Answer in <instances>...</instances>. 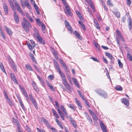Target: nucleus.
<instances>
[{
  "label": "nucleus",
  "instance_id": "f257e3e1",
  "mask_svg": "<svg viewBox=\"0 0 132 132\" xmlns=\"http://www.w3.org/2000/svg\"><path fill=\"white\" fill-rule=\"evenodd\" d=\"M21 25L26 32L27 33H28L29 32L28 28H31V26L30 23L25 18H24L23 19V21L22 22Z\"/></svg>",
  "mask_w": 132,
  "mask_h": 132
},
{
  "label": "nucleus",
  "instance_id": "f03ea898",
  "mask_svg": "<svg viewBox=\"0 0 132 132\" xmlns=\"http://www.w3.org/2000/svg\"><path fill=\"white\" fill-rule=\"evenodd\" d=\"M97 92L99 95L103 97L104 98H107L108 97L107 93L106 92L102 89H99L97 90Z\"/></svg>",
  "mask_w": 132,
  "mask_h": 132
},
{
  "label": "nucleus",
  "instance_id": "7ed1b4c3",
  "mask_svg": "<svg viewBox=\"0 0 132 132\" xmlns=\"http://www.w3.org/2000/svg\"><path fill=\"white\" fill-rule=\"evenodd\" d=\"M65 12L67 16L72 15L71 12L70 10V7L68 5H66L65 6Z\"/></svg>",
  "mask_w": 132,
  "mask_h": 132
},
{
  "label": "nucleus",
  "instance_id": "20e7f679",
  "mask_svg": "<svg viewBox=\"0 0 132 132\" xmlns=\"http://www.w3.org/2000/svg\"><path fill=\"white\" fill-rule=\"evenodd\" d=\"M19 87L22 92V94L26 97L28 98V96L27 92L24 88L20 85H19Z\"/></svg>",
  "mask_w": 132,
  "mask_h": 132
},
{
  "label": "nucleus",
  "instance_id": "39448f33",
  "mask_svg": "<svg viewBox=\"0 0 132 132\" xmlns=\"http://www.w3.org/2000/svg\"><path fill=\"white\" fill-rule=\"evenodd\" d=\"M34 35L37 38L38 40L40 43L43 44H44L45 42L44 40L40 37L38 34L37 33L36 34H34Z\"/></svg>",
  "mask_w": 132,
  "mask_h": 132
},
{
  "label": "nucleus",
  "instance_id": "423d86ee",
  "mask_svg": "<svg viewBox=\"0 0 132 132\" xmlns=\"http://www.w3.org/2000/svg\"><path fill=\"white\" fill-rule=\"evenodd\" d=\"M116 33L118 37L123 42H125V40L122 36V33L120 32L119 30H116Z\"/></svg>",
  "mask_w": 132,
  "mask_h": 132
},
{
  "label": "nucleus",
  "instance_id": "0eeeda50",
  "mask_svg": "<svg viewBox=\"0 0 132 132\" xmlns=\"http://www.w3.org/2000/svg\"><path fill=\"white\" fill-rule=\"evenodd\" d=\"M14 4L15 6L17 8L18 11L22 14L23 15L24 13L22 11V10L21 8L20 7L18 3L16 2Z\"/></svg>",
  "mask_w": 132,
  "mask_h": 132
},
{
  "label": "nucleus",
  "instance_id": "6e6552de",
  "mask_svg": "<svg viewBox=\"0 0 132 132\" xmlns=\"http://www.w3.org/2000/svg\"><path fill=\"white\" fill-rule=\"evenodd\" d=\"M51 51L55 58L57 60L58 59L59 57L57 54V51L55 50L54 48H51Z\"/></svg>",
  "mask_w": 132,
  "mask_h": 132
},
{
  "label": "nucleus",
  "instance_id": "1a4fd4ad",
  "mask_svg": "<svg viewBox=\"0 0 132 132\" xmlns=\"http://www.w3.org/2000/svg\"><path fill=\"white\" fill-rule=\"evenodd\" d=\"M59 72L63 80L64 81V82H67L66 78L64 74L62 72L61 70Z\"/></svg>",
  "mask_w": 132,
  "mask_h": 132
},
{
  "label": "nucleus",
  "instance_id": "9d476101",
  "mask_svg": "<svg viewBox=\"0 0 132 132\" xmlns=\"http://www.w3.org/2000/svg\"><path fill=\"white\" fill-rule=\"evenodd\" d=\"M100 125L103 132H107L105 126L101 121H100Z\"/></svg>",
  "mask_w": 132,
  "mask_h": 132
},
{
  "label": "nucleus",
  "instance_id": "9b49d317",
  "mask_svg": "<svg viewBox=\"0 0 132 132\" xmlns=\"http://www.w3.org/2000/svg\"><path fill=\"white\" fill-rule=\"evenodd\" d=\"M14 19L16 23H18L19 22V19L18 15L16 14V13L14 12Z\"/></svg>",
  "mask_w": 132,
  "mask_h": 132
},
{
  "label": "nucleus",
  "instance_id": "f8f14e48",
  "mask_svg": "<svg viewBox=\"0 0 132 132\" xmlns=\"http://www.w3.org/2000/svg\"><path fill=\"white\" fill-rule=\"evenodd\" d=\"M69 118L70 121L71 122L72 124V125L73 126L75 127H77V124L75 122V121L72 118L71 116H70Z\"/></svg>",
  "mask_w": 132,
  "mask_h": 132
},
{
  "label": "nucleus",
  "instance_id": "ddd939ff",
  "mask_svg": "<svg viewBox=\"0 0 132 132\" xmlns=\"http://www.w3.org/2000/svg\"><path fill=\"white\" fill-rule=\"evenodd\" d=\"M3 7L5 13L6 14L8 13L9 12L8 8L6 3L3 4Z\"/></svg>",
  "mask_w": 132,
  "mask_h": 132
},
{
  "label": "nucleus",
  "instance_id": "4468645a",
  "mask_svg": "<svg viewBox=\"0 0 132 132\" xmlns=\"http://www.w3.org/2000/svg\"><path fill=\"white\" fill-rule=\"evenodd\" d=\"M18 99V100L19 101V103L20 104V105L22 108V109H23V110H24L25 109V107L24 106V105L23 104L22 101L21 100V99L20 97H17Z\"/></svg>",
  "mask_w": 132,
  "mask_h": 132
},
{
  "label": "nucleus",
  "instance_id": "2eb2a0df",
  "mask_svg": "<svg viewBox=\"0 0 132 132\" xmlns=\"http://www.w3.org/2000/svg\"><path fill=\"white\" fill-rule=\"evenodd\" d=\"M85 114L86 117L87 119L89 121L90 123H92L93 122L92 121V120L91 119V117H90V116L88 115V114H87V113L86 112H85L84 113Z\"/></svg>",
  "mask_w": 132,
  "mask_h": 132
},
{
  "label": "nucleus",
  "instance_id": "dca6fc26",
  "mask_svg": "<svg viewBox=\"0 0 132 132\" xmlns=\"http://www.w3.org/2000/svg\"><path fill=\"white\" fill-rule=\"evenodd\" d=\"M122 103H124L127 106H128L129 105V102L125 98H123L122 99Z\"/></svg>",
  "mask_w": 132,
  "mask_h": 132
},
{
  "label": "nucleus",
  "instance_id": "f3484780",
  "mask_svg": "<svg viewBox=\"0 0 132 132\" xmlns=\"http://www.w3.org/2000/svg\"><path fill=\"white\" fill-rule=\"evenodd\" d=\"M13 120L15 124L17 125V128H19V127H20V125L19 122L16 119L14 118H13Z\"/></svg>",
  "mask_w": 132,
  "mask_h": 132
},
{
  "label": "nucleus",
  "instance_id": "a211bd4d",
  "mask_svg": "<svg viewBox=\"0 0 132 132\" xmlns=\"http://www.w3.org/2000/svg\"><path fill=\"white\" fill-rule=\"evenodd\" d=\"M51 110L52 111L53 114L55 117L57 118H59V116L57 114L56 111L53 109H52Z\"/></svg>",
  "mask_w": 132,
  "mask_h": 132
},
{
  "label": "nucleus",
  "instance_id": "6ab92c4d",
  "mask_svg": "<svg viewBox=\"0 0 132 132\" xmlns=\"http://www.w3.org/2000/svg\"><path fill=\"white\" fill-rule=\"evenodd\" d=\"M75 35L76 37L80 40H81L82 38L80 35L79 33L77 31H75Z\"/></svg>",
  "mask_w": 132,
  "mask_h": 132
},
{
  "label": "nucleus",
  "instance_id": "aec40b11",
  "mask_svg": "<svg viewBox=\"0 0 132 132\" xmlns=\"http://www.w3.org/2000/svg\"><path fill=\"white\" fill-rule=\"evenodd\" d=\"M4 28L5 29L6 31L10 35H12V33L11 30L7 27L5 26Z\"/></svg>",
  "mask_w": 132,
  "mask_h": 132
},
{
  "label": "nucleus",
  "instance_id": "412c9836",
  "mask_svg": "<svg viewBox=\"0 0 132 132\" xmlns=\"http://www.w3.org/2000/svg\"><path fill=\"white\" fill-rule=\"evenodd\" d=\"M61 110H62L63 113H65V115L66 116V117H68L67 112L66 111L65 109L64 108V106L63 105H61Z\"/></svg>",
  "mask_w": 132,
  "mask_h": 132
},
{
  "label": "nucleus",
  "instance_id": "4be33fe9",
  "mask_svg": "<svg viewBox=\"0 0 132 132\" xmlns=\"http://www.w3.org/2000/svg\"><path fill=\"white\" fill-rule=\"evenodd\" d=\"M25 67L26 68L30 71H34V70L29 64H25Z\"/></svg>",
  "mask_w": 132,
  "mask_h": 132
},
{
  "label": "nucleus",
  "instance_id": "5701e85b",
  "mask_svg": "<svg viewBox=\"0 0 132 132\" xmlns=\"http://www.w3.org/2000/svg\"><path fill=\"white\" fill-rule=\"evenodd\" d=\"M76 102L78 105L79 108L80 109H81L82 108V106H81V104L80 103L79 101L76 98H75Z\"/></svg>",
  "mask_w": 132,
  "mask_h": 132
},
{
  "label": "nucleus",
  "instance_id": "b1692460",
  "mask_svg": "<svg viewBox=\"0 0 132 132\" xmlns=\"http://www.w3.org/2000/svg\"><path fill=\"white\" fill-rule=\"evenodd\" d=\"M79 24L80 25V27L84 31L85 30V26L83 23L81 21H78Z\"/></svg>",
  "mask_w": 132,
  "mask_h": 132
},
{
  "label": "nucleus",
  "instance_id": "393cba45",
  "mask_svg": "<svg viewBox=\"0 0 132 132\" xmlns=\"http://www.w3.org/2000/svg\"><path fill=\"white\" fill-rule=\"evenodd\" d=\"M42 119L43 121L46 124V126L48 127H50V125L48 123V121L47 120L43 118H42Z\"/></svg>",
  "mask_w": 132,
  "mask_h": 132
},
{
  "label": "nucleus",
  "instance_id": "a878e982",
  "mask_svg": "<svg viewBox=\"0 0 132 132\" xmlns=\"http://www.w3.org/2000/svg\"><path fill=\"white\" fill-rule=\"evenodd\" d=\"M63 84L68 90L70 91L71 90V88L68 83H63Z\"/></svg>",
  "mask_w": 132,
  "mask_h": 132
},
{
  "label": "nucleus",
  "instance_id": "bb28decb",
  "mask_svg": "<svg viewBox=\"0 0 132 132\" xmlns=\"http://www.w3.org/2000/svg\"><path fill=\"white\" fill-rule=\"evenodd\" d=\"M32 85L35 90L36 92H38L39 91V89L37 87L36 83H33Z\"/></svg>",
  "mask_w": 132,
  "mask_h": 132
},
{
  "label": "nucleus",
  "instance_id": "cd10ccee",
  "mask_svg": "<svg viewBox=\"0 0 132 132\" xmlns=\"http://www.w3.org/2000/svg\"><path fill=\"white\" fill-rule=\"evenodd\" d=\"M10 75L12 79L13 80L14 82H15L17 80L14 75L13 73H11L10 74Z\"/></svg>",
  "mask_w": 132,
  "mask_h": 132
},
{
  "label": "nucleus",
  "instance_id": "c85d7f7f",
  "mask_svg": "<svg viewBox=\"0 0 132 132\" xmlns=\"http://www.w3.org/2000/svg\"><path fill=\"white\" fill-rule=\"evenodd\" d=\"M113 13L117 17L119 18L120 17V13L118 11H115Z\"/></svg>",
  "mask_w": 132,
  "mask_h": 132
},
{
  "label": "nucleus",
  "instance_id": "c756f323",
  "mask_svg": "<svg viewBox=\"0 0 132 132\" xmlns=\"http://www.w3.org/2000/svg\"><path fill=\"white\" fill-rule=\"evenodd\" d=\"M0 68L1 69L2 71L4 72H5V70L4 69V67L2 62H0Z\"/></svg>",
  "mask_w": 132,
  "mask_h": 132
},
{
  "label": "nucleus",
  "instance_id": "7c9ffc66",
  "mask_svg": "<svg viewBox=\"0 0 132 132\" xmlns=\"http://www.w3.org/2000/svg\"><path fill=\"white\" fill-rule=\"evenodd\" d=\"M56 123L62 129H63V128L62 126V125L60 122L57 119H56Z\"/></svg>",
  "mask_w": 132,
  "mask_h": 132
},
{
  "label": "nucleus",
  "instance_id": "2f4dec72",
  "mask_svg": "<svg viewBox=\"0 0 132 132\" xmlns=\"http://www.w3.org/2000/svg\"><path fill=\"white\" fill-rule=\"evenodd\" d=\"M115 89L117 90L122 91V88L120 85L116 86L115 87Z\"/></svg>",
  "mask_w": 132,
  "mask_h": 132
},
{
  "label": "nucleus",
  "instance_id": "473e14b6",
  "mask_svg": "<svg viewBox=\"0 0 132 132\" xmlns=\"http://www.w3.org/2000/svg\"><path fill=\"white\" fill-rule=\"evenodd\" d=\"M58 112L60 115V117H62L64 116L63 114L62 113L61 110L59 109V108H57V109Z\"/></svg>",
  "mask_w": 132,
  "mask_h": 132
},
{
  "label": "nucleus",
  "instance_id": "72a5a7b5",
  "mask_svg": "<svg viewBox=\"0 0 132 132\" xmlns=\"http://www.w3.org/2000/svg\"><path fill=\"white\" fill-rule=\"evenodd\" d=\"M45 26L44 24L43 23L42 24V29L43 32L44 33H45L46 32V30L45 29Z\"/></svg>",
  "mask_w": 132,
  "mask_h": 132
},
{
  "label": "nucleus",
  "instance_id": "f704fd0d",
  "mask_svg": "<svg viewBox=\"0 0 132 132\" xmlns=\"http://www.w3.org/2000/svg\"><path fill=\"white\" fill-rule=\"evenodd\" d=\"M118 61L119 67L122 68L123 67L122 63L121 62L120 60V59H118Z\"/></svg>",
  "mask_w": 132,
  "mask_h": 132
},
{
  "label": "nucleus",
  "instance_id": "c9c22d12",
  "mask_svg": "<svg viewBox=\"0 0 132 132\" xmlns=\"http://www.w3.org/2000/svg\"><path fill=\"white\" fill-rule=\"evenodd\" d=\"M77 92L79 94L80 96L82 98V100L84 101L85 100V99L84 98V95H82L81 94V93L79 90H77Z\"/></svg>",
  "mask_w": 132,
  "mask_h": 132
},
{
  "label": "nucleus",
  "instance_id": "e433bc0d",
  "mask_svg": "<svg viewBox=\"0 0 132 132\" xmlns=\"http://www.w3.org/2000/svg\"><path fill=\"white\" fill-rule=\"evenodd\" d=\"M77 92L79 94L80 96L82 98V100L84 101L85 100V99L84 98V95H82L81 94V93L79 90H77Z\"/></svg>",
  "mask_w": 132,
  "mask_h": 132
},
{
  "label": "nucleus",
  "instance_id": "4c0bfd02",
  "mask_svg": "<svg viewBox=\"0 0 132 132\" xmlns=\"http://www.w3.org/2000/svg\"><path fill=\"white\" fill-rule=\"evenodd\" d=\"M77 92L79 94L80 96L82 98V100L84 101L85 100V99L84 98V95H82L81 94V93L79 90H77Z\"/></svg>",
  "mask_w": 132,
  "mask_h": 132
},
{
  "label": "nucleus",
  "instance_id": "58836bf2",
  "mask_svg": "<svg viewBox=\"0 0 132 132\" xmlns=\"http://www.w3.org/2000/svg\"><path fill=\"white\" fill-rule=\"evenodd\" d=\"M68 106L72 110H73L74 111L75 110V109L74 108L73 105L71 104H68Z\"/></svg>",
  "mask_w": 132,
  "mask_h": 132
},
{
  "label": "nucleus",
  "instance_id": "ea45409f",
  "mask_svg": "<svg viewBox=\"0 0 132 132\" xmlns=\"http://www.w3.org/2000/svg\"><path fill=\"white\" fill-rule=\"evenodd\" d=\"M127 56L128 58L129 59L130 61L132 60V57L130 52H128L127 53Z\"/></svg>",
  "mask_w": 132,
  "mask_h": 132
},
{
  "label": "nucleus",
  "instance_id": "a19ab883",
  "mask_svg": "<svg viewBox=\"0 0 132 132\" xmlns=\"http://www.w3.org/2000/svg\"><path fill=\"white\" fill-rule=\"evenodd\" d=\"M26 16L31 22H32L33 21L31 17L30 16L29 14H27Z\"/></svg>",
  "mask_w": 132,
  "mask_h": 132
},
{
  "label": "nucleus",
  "instance_id": "79ce46f5",
  "mask_svg": "<svg viewBox=\"0 0 132 132\" xmlns=\"http://www.w3.org/2000/svg\"><path fill=\"white\" fill-rule=\"evenodd\" d=\"M109 58L111 60L110 61V62H111V63H112V64H114V57H113L112 55L111 56V57H110Z\"/></svg>",
  "mask_w": 132,
  "mask_h": 132
},
{
  "label": "nucleus",
  "instance_id": "37998d69",
  "mask_svg": "<svg viewBox=\"0 0 132 132\" xmlns=\"http://www.w3.org/2000/svg\"><path fill=\"white\" fill-rule=\"evenodd\" d=\"M107 3L110 6L112 7L113 6V4L112 3L111 1L110 0H108Z\"/></svg>",
  "mask_w": 132,
  "mask_h": 132
},
{
  "label": "nucleus",
  "instance_id": "c03bdc74",
  "mask_svg": "<svg viewBox=\"0 0 132 132\" xmlns=\"http://www.w3.org/2000/svg\"><path fill=\"white\" fill-rule=\"evenodd\" d=\"M55 65L58 72H59L60 71H61L59 66L57 63H55Z\"/></svg>",
  "mask_w": 132,
  "mask_h": 132
},
{
  "label": "nucleus",
  "instance_id": "a18cd8bd",
  "mask_svg": "<svg viewBox=\"0 0 132 132\" xmlns=\"http://www.w3.org/2000/svg\"><path fill=\"white\" fill-rule=\"evenodd\" d=\"M92 116L93 117L94 120L96 121L98 120V118L95 113L93 114Z\"/></svg>",
  "mask_w": 132,
  "mask_h": 132
},
{
  "label": "nucleus",
  "instance_id": "49530a36",
  "mask_svg": "<svg viewBox=\"0 0 132 132\" xmlns=\"http://www.w3.org/2000/svg\"><path fill=\"white\" fill-rule=\"evenodd\" d=\"M94 44L97 50H99L100 48V46L96 42Z\"/></svg>",
  "mask_w": 132,
  "mask_h": 132
},
{
  "label": "nucleus",
  "instance_id": "de8ad7c7",
  "mask_svg": "<svg viewBox=\"0 0 132 132\" xmlns=\"http://www.w3.org/2000/svg\"><path fill=\"white\" fill-rule=\"evenodd\" d=\"M0 31L1 34V36L2 37V38H3L4 39H5L6 38L5 37L2 29H1V30H0Z\"/></svg>",
  "mask_w": 132,
  "mask_h": 132
},
{
  "label": "nucleus",
  "instance_id": "09e8293b",
  "mask_svg": "<svg viewBox=\"0 0 132 132\" xmlns=\"http://www.w3.org/2000/svg\"><path fill=\"white\" fill-rule=\"evenodd\" d=\"M33 67L36 70L37 72H39L40 71V70L38 68V67H37V66L35 65H33Z\"/></svg>",
  "mask_w": 132,
  "mask_h": 132
},
{
  "label": "nucleus",
  "instance_id": "8fccbe9b",
  "mask_svg": "<svg viewBox=\"0 0 132 132\" xmlns=\"http://www.w3.org/2000/svg\"><path fill=\"white\" fill-rule=\"evenodd\" d=\"M48 83V85L50 89L52 91H54L55 90V89L54 88L53 86L51 85H50L49 83Z\"/></svg>",
  "mask_w": 132,
  "mask_h": 132
},
{
  "label": "nucleus",
  "instance_id": "3c124183",
  "mask_svg": "<svg viewBox=\"0 0 132 132\" xmlns=\"http://www.w3.org/2000/svg\"><path fill=\"white\" fill-rule=\"evenodd\" d=\"M27 45L29 49L30 50H32V46H31L30 43L27 44Z\"/></svg>",
  "mask_w": 132,
  "mask_h": 132
},
{
  "label": "nucleus",
  "instance_id": "603ef678",
  "mask_svg": "<svg viewBox=\"0 0 132 132\" xmlns=\"http://www.w3.org/2000/svg\"><path fill=\"white\" fill-rule=\"evenodd\" d=\"M129 28L130 29L131 28L132 25V22L131 20H129Z\"/></svg>",
  "mask_w": 132,
  "mask_h": 132
},
{
  "label": "nucleus",
  "instance_id": "864d4df0",
  "mask_svg": "<svg viewBox=\"0 0 132 132\" xmlns=\"http://www.w3.org/2000/svg\"><path fill=\"white\" fill-rule=\"evenodd\" d=\"M127 3L128 5L130 6L131 3V2L130 0H127Z\"/></svg>",
  "mask_w": 132,
  "mask_h": 132
},
{
  "label": "nucleus",
  "instance_id": "5fc2aeb1",
  "mask_svg": "<svg viewBox=\"0 0 132 132\" xmlns=\"http://www.w3.org/2000/svg\"><path fill=\"white\" fill-rule=\"evenodd\" d=\"M86 104L87 105L88 107H90V104H89V102L87 101L86 100H84Z\"/></svg>",
  "mask_w": 132,
  "mask_h": 132
},
{
  "label": "nucleus",
  "instance_id": "6e6d98bb",
  "mask_svg": "<svg viewBox=\"0 0 132 132\" xmlns=\"http://www.w3.org/2000/svg\"><path fill=\"white\" fill-rule=\"evenodd\" d=\"M63 4L65 6L66 5H68L67 4V2L66 0H61Z\"/></svg>",
  "mask_w": 132,
  "mask_h": 132
},
{
  "label": "nucleus",
  "instance_id": "4d7b16f0",
  "mask_svg": "<svg viewBox=\"0 0 132 132\" xmlns=\"http://www.w3.org/2000/svg\"><path fill=\"white\" fill-rule=\"evenodd\" d=\"M37 129L40 132H45V130L43 129H39V128H37Z\"/></svg>",
  "mask_w": 132,
  "mask_h": 132
},
{
  "label": "nucleus",
  "instance_id": "13d9d810",
  "mask_svg": "<svg viewBox=\"0 0 132 132\" xmlns=\"http://www.w3.org/2000/svg\"><path fill=\"white\" fill-rule=\"evenodd\" d=\"M53 132H58L57 130L54 127H52L51 128Z\"/></svg>",
  "mask_w": 132,
  "mask_h": 132
},
{
  "label": "nucleus",
  "instance_id": "bf43d9fd",
  "mask_svg": "<svg viewBox=\"0 0 132 132\" xmlns=\"http://www.w3.org/2000/svg\"><path fill=\"white\" fill-rule=\"evenodd\" d=\"M30 57L31 58L32 60L34 62L36 61L35 58L33 55L31 54V55L30 56Z\"/></svg>",
  "mask_w": 132,
  "mask_h": 132
},
{
  "label": "nucleus",
  "instance_id": "052dcab7",
  "mask_svg": "<svg viewBox=\"0 0 132 132\" xmlns=\"http://www.w3.org/2000/svg\"><path fill=\"white\" fill-rule=\"evenodd\" d=\"M11 66L12 67L13 69L14 70V71H17L16 69V67L15 66V64H14L13 66V65H11Z\"/></svg>",
  "mask_w": 132,
  "mask_h": 132
},
{
  "label": "nucleus",
  "instance_id": "680f3d73",
  "mask_svg": "<svg viewBox=\"0 0 132 132\" xmlns=\"http://www.w3.org/2000/svg\"><path fill=\"white\" fill-rule=\"evenodd\" d=\"M54 78V76L52 75H50L48 76V78L49 79L52 80Z\"/></svg>",
  "mask_w": 132,
  "mask_h": 132
},
{
  "label": "nucleus",
  "instance_id": "e2e57ef3",
  "mask_svg": "<svg viewBox=\"0 0 132 132\" xmlns=\"http://www.w3.org/2000/svg\"><path fill=\"white\" fill-rule=\"evenodd\" d=\"M105 54L106 56H108L109 58L111 57V56L112 55L111 54L107 52H105Z\"/></svg>",
  "mask_w": 132,
  "mask_h": 132
},
{
  "label": "nucleus",
  "instance_id": "0e129e2a",
  "mask_svg": "<svg viewBox=\"0 0 132 132\" xmlns=\"http://www.w3.org/2000/svg\"><path fill=\"white\" fill-rule=\"evenodd\" d=\"M64 22L66 26H69V23L67 21L65 20Z\"/></svg>",
  "mask_w": 132,
  "mask_h": 132
},
{
  "label": "nucleus",
  "instance_id": "69168bd1",
  "mask_svg": "<svg viewBox=\"0 0 132 132\" xmlns=\"http://www.w3.org/2000/svg\"><path fill=\"white\" fill-rule=\"evenodd\" d=\"M36 22L38 23V24H41V22L39 19H36Z\"/></svg>",
  "mask_w": 132,
  "mask_h": 132
},
{
  "label": "nucleus",
  "instance_id": "338daca9",
  "mask_svg": "<svg viewBox=\"0 0 132 132\" xmlns=\"http://www.w3.org/2000/svg\"><path fill=\"white\" fill-rule=\"evenodd\" d=\"M26 128L28 132L30 131L31 130L30 128L28 126H26Z\"/></svg>",
  "mask_w": 132,
  "mask_h": 132
},
{
  "label": "nucleus",
  "instance_id": "774afa93",
  "mask_svg": "<svg viewBox=\"0 0 132 132\" xmlns=\"http://www.w3.org/2000/svg\"><path fill=\"white\" fill-rule=\"evenodd\" d=\"M63 69L66 72H68L69 71V70L68 69L66 66L64 67H63Z\"/></svg>",
  "mask_w": 132,
  "mask_h": 132
}]
</instances>
